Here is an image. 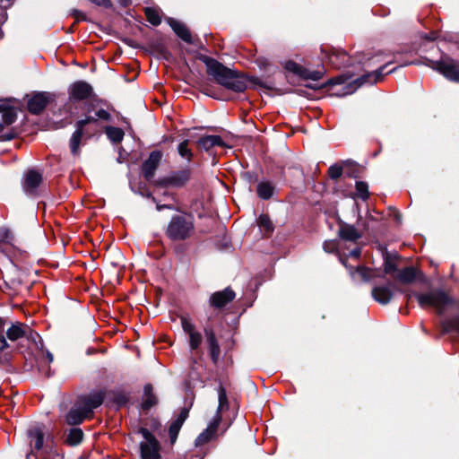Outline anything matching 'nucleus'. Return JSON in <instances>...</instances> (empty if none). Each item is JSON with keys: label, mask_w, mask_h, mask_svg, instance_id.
<instances>
[{"label": "nucleus", "mask_w": 459, "mask_h": 459, "mask_svg": "<svg viewBox=\"0 0 459 459\" xmlns=\"http://www.w3.org/2000/svg\"><path fill=\"white\" fill-rule=\"evenodd\" d=\"M256 223L259 226V228L264 230V237L269 238L272 236V234L274 231V225L268 214H260L256 220Z\"/></svg>", "instance_id": "34"}, {"label": "nucleus", "mask_w": 459, "mask_h": 459, "mask_svg": "<svg viewBox=\"0 0 459 459\" xmlns=\"http://www.w3.org/2000/svg\"><path fill=\"white\" fill-rule=\"evenodd\" d=\"M28 436L31 438V442L34 440V448L39 451L43 447L44 444V432L37 427L28 430Z\"/></svg>", "instance_id": "40"}, {"label": "nucleus", "mask_w": 459, "mask_h": 459, "mask_svg": "<svg viewBox=\"0 0 459 459\" xmlns=\"http://www.w3.org/2000/svg\"><path fill=\"white\" fill-rule=\"evenodd\" d=\"M339 230L338 237L345 241L356 242L358 239L362 238V233L355 228L341 219L338 220Z\"/></svg>", "instance_id": "24"}, {"label": "nucleus", "mask_w": 459, "mask_h": 459, "mask_svg": "<svg viewBox=\"0 0 459 459\" xmlns=\"http://www.w3.org/2000/svg\"><path fill=\"white\" fill-rule=\"evenodd\" d=\"M138 433L142 434L146 442L140 444L142 459H160V445L155 436L144 427L138 429Z\"/></svg>", "instance_id": "9"}, {"label": "nucleus", "mask_w": 459, "mask_h": 459, "mask_svg": "<svg viewBox=\"0 0 459 459\" xmlns=\"http://www.w3.org/2000/svg\"><path fill=\"white\" fill-rule=\"evenodd\" d=\"M160 10L155 7L147 6L143 8V13L146 17V20L152 26H159L161 22Z\"/></svg>", "instance_id": "36"}, {"label": "nucleus", "mask_w": 459, "mask_h": 459, "mask_svg": "<svg viewBox=\"0 0 459 459\" xmlns=\"http://www.w3.org/2000/svg\"><path fill=\"white\" fill-rule=\"evenodd\" d=\"M162 152L160 150H154L151 152L147 160H145L141 166V172L143 177L149 183H152L154 180L155 172L161 161Z\"/></svg>", "instance_id": "15"}, {"label": "nucleus", "mask_w": 459, "mask_h": 459, "mask_svg": "<svg viewBox=\"0 0 459 459\" xmlns=\"http://www.w3.org/2000/svg\"><path fill=\"white\" fill-rule=\"evenodd\" d=\"M421 308L433 307L437 316H443L449 307L457 306L459 302L442 289H433L428 292H414Z\"/></svg>", "instance_id": "4"}, {"label": "nucleus", "mask_w": 459, "mask_h": 459, "mask_svg": "<svg viewBox=\"0 0 459 459\" xmlns=\"http://www.w3.org/2000/svg\"><path fill=\"white\" fill-rule=\"evenodd\" d=\"M120 7L127 8L133 4V0H116Z\"/></svg>", "instance_id": "63"}, {"label": "nucleus", "mask_w": 459, "mask_h": 459, "mask_svg": "<svg viewBox=\"0 0 459 459\" xmlns=\"http://www.w3.org/2000/svg\"><path fill=\"white\" fill-rule=\"evenodd\" d=\"M424 38L429 41H435L437 39V32L431 31L429 33H427V34H425Z\"/></svg>", "instance_id": "64"}, {"label": "nucleus", "mask_w": 459, "mask_h": 459, "mask_svg": "<svg viewBox=\"0 0 459 459\" xmlns=\"http://www.w3.org/2000/svg\"><path fill=\"white\" fill-rule=\"evenodd\" d=\"M378 221V219L377 217L373 216L372 214H368L367 216V221H364L363 224H362L363 225V230L365 231H368V222L369 221Z\"/></svg>", "instance_id": "61"}, {"label": "nucleus", "mask_w": 459, "mask_h": 459, "mask_svg": "<svg viewBox=\"0 0 459 459\" xmlns=\"http://www.w3.org/2000/svg\"><path fill=\"white\" fill-rule=\"evenodd\" d=\"M197 59L205 65L207 75L227 91L243 93L248 88L249 83L267 90H273L272 85L262 82L258 77L248 76L244 72L231 69L212 56L199 54Z\"/></svg>", "instance_id": "1"}, {"label": "nucleus", "mask_w": 459, "mask_h": 459, "mask_svg": "<svg viewBox=\"0 0 459 459\" xmlns=\"http://www.w3.org/2000/svg\"><path fill=\"white\" fill-rule=\"evenodd\" d=\"M137 32L141 33L144 38V34H147L143 27V25H134L133 29L130 30V34L136 35Z\"/></svg>", "instance_id": "60"}, {"label": "nucleus", "mask_w": 459, "mask_h": 459, "mask_svg": "<svg viewBox=\"0 0 459 459\" xmlns=\"http://www.w3.org/2000/svg\"><path fill=\"white\" fill-rule=\"evenodd\" d=\"M95 115L96 117L86 115L83 118L75 122V130L69 139L70 152L74 156H77L81 153L82 144H84L88 140L101 134L102 126L100 119L107 122L111 120V115L103 108L96 111Z\"/></svg>", "instance_id": "2"}, {"label": "nucleus", "mask_w": 459, "mask_h": 459, "mask_svg": "<svg viewBox=\"0 0 459 459\" xmlns=\"http://www.w3.org/2000/svg\"><path fill=\"white\" fill-rule=\"evenodd\" d=\"M69 15L70 16H73L74 18V22L77 24L78 22H91V20L86 15V13H84L82 11L79 10V9H72L70 12H69Z\"/></svg>", "instance_id": "47"}, {"label": "nucleus", "mask_w": 459, "mask_h": 459, "mask_svg": "<svg viewBox=\"0 0 459 459\" xmlns=\"http://www.w3.org/2000/svg\"><path fill=\"white\" fill-rule=\"evenodd\" d=\"M123 43L127 45L128 47H131L133 48H141V46L139 43H137L135 40L128 38V37H117Z\"/></svg>", "instance_id": "55"}, {"label": "nucleus", "mask_w": 459, "mask_h": 459, "mask_svg": "<svg viewBox=\"0 0 459 459\" xmlns=\"http://www.w3.org/2000/svg\"><path fill=\"white\" fill-rule=\"evenodd\" d=\"M56 95L50 91H35L27 101V109L31 115L43 113L48 104L56 100Z\"/></svg>", "instance_id": "10"}, {"label": "nucleus", "mask_w": 459, "mask_h": 459, "mask_svg": "<svg viewBox=\"0 0 459 459\" xmlns=\"http://www.w3.org/2000/svg\"><path fill=\"white\" fill-rule=\"evenodd\" d=\"M197 144L199 147L204 149L205 151H209L214 146L225 147L226 143L223 141L221 135L213 134V135H204L197 141Z\"/></svg>", "instance_id": "28"}, {"label": "nucleus", "mask_w": 459, "mask_h": 459, "mask_svg": "<svg viewBox=\"0 0 459 459\" xmlns=\"http://www.w3.org/2000/svg\"><path fill=\"white\" fill-rule=\"evenodd\" d=\"M393 290L399 292L403 291L394 282L388 281L385 285L375 286L372 289L371 294L377 302L387 305L394 297Z\"/></svg>", "instance_id": "18"}, {"label": "nucleus", "mask_w": 459, "mask_h": 459, "mask_svg": "<svg viewBox=\"0 0 459 459\" xmlns=\"http://www.w3.org/2000/svg\"><path fill=\"white\" fill-rule=\"evenodd\" d=\"M344 166L334 163L331 165L327 170V175L332 180H338L343 173Z\"/></svg>", "instance_id": "42"}, {"label": "nucleus", "mask_w": 459, "mask_h": 459, "mask_svg": "<svg viewBox=\"0 0 459 459\" xmlns=\"http://www.w3.org/2000/svg\"><path fill=\"white\" fill-rule=\"evenodd\" d=\"M39 371L42 372L48 378H49L53 375L51 372L50 365H48V363L46 365H43V363L41 362L40 365L39 366Z\"/></svg>", "instance_id": "57"}, {"label": "nucleus", "mask_w": 459, "mask_h": 459, "mask_svg": "<svg viewBox=\"0 0 459 459\" xmlns=\"http://www.w3.org/2000/svg\"><path fill=\"white\" fill-rule=\"evenodd\" d=\"M338 246L336 239H329L323 243V249L325 252L332 254L338 252Z\"/></svg>", "instance_id": "50"}, {"label": "nucleus", "mask_w": 459, "mask_h": 459, "mask_svg": "<svg viewBox=\"0 0 459 459\" xmlns=\"http://www.w3.org/2000/svg\"><path fill=\"white\" fill-rule=\"evenodd\" d=\"M217 391H218L219 404H218V408H217L215 416H221V411H227L230 407V404H229L226 388L223 386V385L221 383H220Z\"/></svg>", "instance_id": "35"}, {"label": "nucleus", "mask_w": 459, "mask_h": 459, "mask_svg": "<svg viewBox=\"0 0 459 459\" xmlns=\"http://www.w3.org/2000/svg\"><path fill=\"white\" fill-rule=\"evenodd\" d=\"M180 319L182 329L186 333L190 334V333L195 331V325L186 316H181Z\"/></svg>", "instance_id": "52"}, {"label": "nucleus", "mask_w": 459, "mask_h": 459, "mask_svg": "<svg viewBox=\"0 0 459 459\" xmlns=\"http://www.w3.org/2000/svg\"><path fill=\"white\" fill-rule=\"evenodd\" d=\"M390 64H392V62H388V63L381 65L379 68H377L375 71L368 72L349 83H344L345 85L342 88L341 91H333L330 94L336 95V96H345L347 94L353 93L359 87H360L364 84L368 83V84L372 85L378 82H381L384 79L385 75L394 73L398 68V67H394V68L385 72V68Z\"/></svg>", "instance_id": "6"}, {"label": "nucleus", "mask_w": 459, "mask_h": 459, "mask_svg": "<svg viewBox=\"0 0 459 459\" xmlns=\"http://www.w3.org/2000/svg\"><path fill=\"white\" fill-rule=\"evenodd\" d=\"M240 178L251 185L258 181V175L255 171H242L240 173Z\"/></svg>", "instance_id": "49"}, {"label": "nucleus", "mask_w": 459, "mask_h": 459, "mask_svg": "<svg viewBox=\"0 0 459 459\" xmlns=\"http://www.w3.org/2000/svg\"><path fill=\"white\" fill-rule=\"evenodd\" d=\"M105 396L106 393L104 390L91 393L81 398V405L91 416L93 409L100 407L103 403Z\"/></svg>", "instance_id": "23"}, {"label": "nucleus", "mask_w": 459, "mask_h": 459, "mask_svg": "<svg viewBox=\"0 0 459 459\" xmlns=\"http://www.w3.org/2000/svg\"><path fill=\"white\" fill-rule=\"evenodd\" d=\"M349 255L351 257L359 259L360 257V255H361V249L359 247H356V248H354V249L350 251Z\"/></svg>", "instance_id": "62"}, {"label": "nucleus", "mask_w": 459, "mask_h": 459, "mask_svg": "<svg viewBox=\"0 0 459 459\" xmlns=\"http://www.w3.org/2000/svg\"><path fill=\"white\" fill-rule=\"evenodd\" d=\"M188 140H184L182 143H179L178 147V152L181 157L186 158L187 160L190 161L194 155L192 151L188 148Z\"/></svg>", "instance_id": "45"}, {"label": "nucleus", "mask_w": 459, "mask_h": 459, "mask_svg": "<svg viewBox=\"0 0 459 459\" xmlns=\"http://www.w3.org/2000/svg\"><path fill=\"white\" fill-rule=\"evenodd\" d=\"M274 186L269 181H262L256 186V194L262 200H269L274 194Z\"/></svg>", "instance_id": "32"}, {"label": "nucleus", "mask_w": 459, "mask_h": 459, "mask_svg": "<svg viewBox=\"0 0 459 459\" xmlns=\"http://www.w3.org/2000/svg\"><path fill=\"white\" fill-rule=\"evenodd\" d=\"M188 336H189L190 349L193 351L198 350L200 348L202 341H203V336H202L201 333L195 331V332L190 333V334H188Z\"/></svg>", "instance_id": "43"}, {"label": "nucleus", "mask_w": 459, "mask_h": 459, "mask_svg": "<svg viewBox=\"0 0 459 459\" xmlns=\"http://www.w3.org/2000/svg\"><path fill=\"white\" fill-rule=\"evenodd\" d=\"M43 182L42 174L34 169H29L23 177L22 186L24 193L30 197L39 195L38 189Z\"/></svg>", "instance_id": "14"}, {"label": "nucleus", "mask_w": 459, "mask_h": 459, "mask_svg": "<svg viewBox=\"0 0 459 459\" xmlns=\"http://www.w3.org/2000/svg\"><path fill=\"white\" fill-rule=\"evenodd\" d=\"M425 65L442 74L447 81L459 83V63L448 55H443L439 60L426 58Z\"/></svg>", "instance_id": "7"}, {"label": "nucleus", "mask_w": 459, "mask_h": 459, "mask_svg": "<svg viewBox=\"0 0 459 459\" xmlns=\"http://www.w3.org/2000/svg\"><path fill=\"white\" fill-rule=\"evenodd\" d=\"M7 337L4 336L2 333H0V352H4L6 349L10 347L9 342H7Z\"/></svg>", "instance_id": "59"}, {"label": "nucleus", "mask_w": 459, "mask_h": 459, "mask_svg": "<svg viewBox=\"0 0 459 459\" xmlns=\"http://www.w3.org/2000/svg\"><path fill=\"white\" fill-rule=\"evenodd\" d=\"M173 214L164 229L166 238L173 242H185L190 239L195 231V216L193 212L184 211Z\"/></svg>", "instance_id": "3"}, {"label": "nucleus", "mask_w": 459, "mask_h": 459, "mask_svg": "<svg viewBox=\"0 0 459 459\" xmlns=\"http://www.w3.org/2000/svg\"><path fill=\"white\" fill-rule=\"evenodd\" d=\"M194 87H195L202 93L212 97L213 99H218L216 97V92L214 87L208 82L204 79H197L195 82Z\"/></svg>", "instance_id": "39"}, {"label": "nucleus", "mask_w": 459, "mask_h": 459, "mask_svg": "<svg viewBox=\"0 0 459 459\" xmlns=\"http://www.w3.org/2000/svg\"><path fill=\"white\" fill-rule=\"evenodd\" d=\"M13 240V235L7 227H0V243L11 244Z\"/></svg>", "instance_id": "48"}, {"label": "nucleus", "mask_w": 459, "mask_h": 459, "mask_svg": "<svg viewBox=\"0 0 459 459\" xmlns=\"http://www.w3.org/2000/svg\"><path fill=\"white\" fill-rule=\"evenodd\" d=\"M12 104H20V100L13 97L0 99V141H11L18 136V132L9 127L18 117L17 108Z\"/></svg>", "instance_id": "5"}, {"label": "nucleus", "mask_w": 459, "mask_h": 459, "mask_svg": "<svg viewBox=\"0 0 459 459\" xmlns=\"http://www.w3.org/2000/svg\"><path fill=\"white\" fill-rule=\"evenodd\" d=\"M84 434L80 428H72L67 434L65 443L71 446L80 445L83 439Z\"/></svg>", "instance_id": "38"}, {"label": "nucleus", "mask_w": 459, "mask_h": 459, "mask_svg": "<svg viewBox=\"0 0 459 459\" xmlns=\"http://www.w3.org/2000/svg\"><path fill=\"white\" fill-rule=\"evenodd\" d=\"M236 298V293L230 286L222 290L213 292L209 298V305L215 310H221L231 303Z\"/></svg>", "instance_id": "17"}, {"label": "nucleus", "mask_w": 459, "mask_h": 459, "mask_svg": "<svg viewBox=\"0 0 459 459\" xmlns=\"http://www.w3.org/2000/svg\"><path fill=\"white\" fill-rule=\"evenodd\" d=\"M192 170L189 168L172 171L169 175L160 178L153 181V185L159 188H182L187 185L191 179Z\"/></svg>", "instance_id": "8"}, {"label": "nucleus", "mask_w": 459, "mask_h": 459, "mask_svg": "<svg viewBox=\"0 0 459 459\" xmlns=\"http://www.w3.org/2000/svg\"><path fill=\"white\" fill-rule=\"evenodd\" d=\"M221 420L222 416H214L208 427L195 438V446H204L218 437V429Z\"/></svg>", "instance_id": "20"}, {"label": "nucleus", "mask_w": 459, "mask_h": 459, "mask_svg": "<svg viewBox=\"0 0 459 459\" xmlns=\"http://www.w3.org/2000/svg\"><path fill=\"white\" fill-rule=\"evenodd\" d=\"M284 68L304 81L311 80L317 82L324 77L325 73L324 69L311 71L292 60L287 61Z\"/></svg>", "instance_id": "12"}, {"label": "nucleus", "mask_w": 459, "mask_h": 459, "mask_svg": "<svg viewBox=\"0 0 459 459\" xmlns=\"http://www.w3.org/2000/svg\"><path fill=\"white\" fill-rule=\"evenodd\" d=\"M351 77H352V74H342L338 76L330 78L323 83L310 82V83L305 84V86L307 88L314 90V91H332L334 86L342 85V84L346 83Z\"/></svg>", "instance_id": "21"}, {"label": "nucleus", "mask_w": 459, "mask_h": 459, "mask_svg": "<svg viewBox=\"0 0 459 459\" xmlns=\"http://www.w3.org/2000/svg\"><path fill=\"white\" fill-rule=\"evenodd\" d=\"M216 247L218 250H226L230 247V240L226 234L223 235L222 238L216 242Z\"/></svg>", "instance_id": "54"}, {"label": "nucleus", "mask_w": 459, "mask_h": 459, "mask_svg": "<svg viewBox=\"0 0 459 459\" xmlns=\"http://www.w3.org/2000/svg\"><path fill=\"white\" fill-rule=\"evenodd\" d=\"M156 209L158 211L171 210V211H174V212H181V207L178 206V205H175V204H158L157 202H156Z\"/></svg>", "instance_id": "53"}, {"label": "nucleus", "mask_w": 459, "mask_h": 459, "mask_svg": "<svg viewBox=\"0 0 459 459\" xmlns=\"http://www.w3.org/2000/svg\"><path fill=\"white\" fill-rule=\"evenodd\" d=\"M355 196L361 199L362 201H367L369 198V191L368 185L365 181H356L355 184Z\"/></svg>", "instance_id": "41"}, {"label": "nucleus", "mask_w": 459, "mask_h": 459, "mask_svg": "<svg viewBox=\"0 0 459 459\" xmlns=\"http://www.w3.org/2000/svg\"><path fill=\"white\" fill-rule=\"evenodd\" d=\"M344 168L346 169V177L350 178H359L364 170V168L359 165L357 162L348 160L342 161Z\"/></svg>", "instance_id": "33"}, {"label": "nucleus", "mask_w": 459, "mask_h": 459, "mask_svg": "<svg viewBox=\"0 0 459 459\" xmlns=\"http://www.w3.org/2000/svg\"><path fill=\"white\" fill-rule=\"evenodd\" d=\"M128 401H129L128 397L125 394H123V393H117V394H115L114 398H113V402L118 407H122V406L126 405Z\"/></svg>", "instance_id": "51"}, {"label": "nucleus", "mask_w": 459, "mask_h": 459, "mask_svg": "<svg viewBox=\"0 0 459 459\" xmlns=\"http://www.w3.org/2000/svg\"><path fill=\"white\" fill-rule=\"evenodd\" d=\"M321 52L325 54L329 64L336 69L349 66L351 65V56L344 50L335 48L333 47H321Z\"/></svg>", "instance_id": "13"}, {"label": "nucleus", "mask_w": 459, "mask_h": 459, "mask_svg": "<svg viewBox=\"0 0 459 459\" xmlns=\"http://www.w3.org/2000/svg\"><path fill=\"white\" fill-rule=\"evenodd\" d=\"M174 246V252L178 255H183L186 251V246L183 244L182 242L175 243Z\"/></svg>", "instance_id": "56"}, {"label": "nucleus", "mask_w": 459, "mask_h": 459, "mask_svg": "<svg viewBox=\"0 0 459 459\" xmlns=\"http://www.w3.org/2000/svg\"><path fill=\"white\" fill-rule=\"evenodd\" d=\"M27 328H29V326L21 322L12 324L6 330V337L9 341L15 342L26 336Z\"/></svg>", "instance_id": "29"}, {"label": "nucleus", "mask_w": 459, "mask_h": 459, "mask_svg": "<svg viewBox=\"0 0 459 459\" xmlns=\"http://www.w3.org/2000/svg\"><path fill=\"white\" fill-rule=\"evenodd\" d=\"M13 354L10 351L4 352L0 354V367H4L6 368L8 372H12L13 368Z\"/></svg>", "instance_id": "46"}, {"label": "nucleus", "mask_w": 459, "mask_h": 459, "mask_svg": "<svg viewBox=\"0 0 459 459\" xmlns=\"http://www.w3.org/2000/svg\"><path fill=\"white\" fill-rule=\"evenodd\" d=\"M68 95L72 102L85 100L93 95V88L85 81H76L69 86Z\"/></svg>", "instance_id": "16"}, {"label": "nucleus", "mask_w": 459, "mask_h": 459, "mask_svg": "<svg viewBox=\"0 0 459 459\" xmlns=\"http://www.w3.org/2000/svg\"><path fill=\"white\" fill-rule=\"evenodd\" d=\"M357 273L360 275L364 281H369L375 277L384 278V275L374 274L371 270L365 266H358L356 269Z\"/></svg>", "instance_id": "44"}, {"label": "nucleus", "mask_w": 459, "mask_h": 459, "mask_svg": "<svg viewBox=\"0 0 459 459\" xmlns=\"http://www.w3.org/2000/svg\"><path fill=\"white\" fill-rule=\"evenodd\" d=\"M165 22L169 25L174 33L184 42L187 44H195L190 30L184 22L172 17H165Z\"/></svg>", "instance_id": "22"}, {"label": "nucleus", "mask_w": 459, "mask_h": 459, "mask_svg": "<svg viewBox=\"0 0 459 459\" xmlns=\"http://www.w3.org/2000/svg\"><path fill=\"white\" fill-rule=\"evenodd\" d=\"M91 415L83 409V407L76 403L75 408H71L65 417V421L68 425L76 426L83 422L84 419L89 418Z\"/></svg>", "instance_id": "26"}, {"label": "nucleus", "mask_w": 459, "mask_h": 459, "mask_svg": "<svg viewBox=\"0 0 459 459\" xmlns=\"http://www.w3.org/2000/svg\"><path fill=\"white\" fill-rule=\"evenodd\" d=\"M10 7H3L0 5V28L5 23L8 19L7 9Z\"/></svg>", "instance_id": "58"}, {"label": "nucleus", "mask_w": 459, "mask_h": 459, "mask_svg": "<svg viewBox=\"0 0 459 459\" xmlns=\"http://www.w3.org/2000/svg\"><path fill=\"white\" fill-rule=\"evenodd\" d=\"M204 333L209 349L211 359L214 364H217L221 356V347L213 326L210 324H206L204 327Z\"/></svg>", "instance_id": "19"}, {"label": "nucleus", "mask_w": 459, "mask_h": 459, "mask_svg": "<svg viewBox=\"0 0 459 459\" xmlns=\"http://www.w3.org/2000/svg\"><path fill=\"white\" fill-rule=\"evenodd\" d=\"M420 271H418L415 267L407 266L402 270L398 269L397 273L393 275V278L394 281L401 283L410 284L415 281Z\"/></svg>", "instance_id": "27"}, {"label": "nucleus", "mask_w": 459, "mask_h": 459, "mask_svg": "<svg viewBox=\"0 0 459 459\" xmlns=\"http://www.w3.org/2000/svg\"><path fill=\"white\" fill-rule=\"evenodd\" d=\"M144 39L151 52L169 61L172 55L167 46V37L160 30H155L154 36L144 34Z\"/></svg>", "instance_id": "11"}, {"label": "nucleus", "mask_w": 459, "mask_h": 459, "mask_svg": "<svg viewBox=\"0 0 459 459\" xmlns=\"http://www.w3.org/2000/svg\"><path fill=\"white\" fill-rule=\"evenodd\" d=\"M189 414V409L183 407L177 419L169 427V437L170 444L173 445L178 438L180 429Z\"/></svg>", "instance_id": "25"}, {"label": "nucleus", "mask_w": 459, "mask_h": 459, "mask_svg": "<svg viewBox=\"0 0 459 459\" xmlns=\"http://www.w3.org/2000/svg\"><path fill=\"white\" fill-rule=\"evenodd\" d=\"M383 258L384 273L382 275L385 276V274H395L398 271V267L395 261L400 259V255L398 254H391L385 251L383 254Z\"/></svg>", "instance_id": "30"}, {"label": "nucleus", "mask_w": 459, "mask_h": 459, "mask_svg": "<svg viewBox=\"0 0 459 459\" xmlns=\"http://www.w3.org/2000/svg\"><path fill=\"white\" fill-rule=\"evenodd\" d=\"M104 130L107 134V137L113 143H120L123 141L125 136V132L123 131V129L112 126H106L104 127Z\"/></svg>", "instance_id": "37"}, {"label": "nucleus", "mask_w": 459, "mask_h": 459, "mask_svg": "<svg viewBox=\"0 0 459 459\" xmlns=\"http://www.w3.org/2000/svg\"><path fill=\"white\" fill-rule=\"evenodd\" d=\"M144 400L142 403V409L145 411L151 410L154 405L157 404L158 399L153 393V387L151 384H146L143 387Z\"/></svg>", "instance_id": "31"}]
</instances>
